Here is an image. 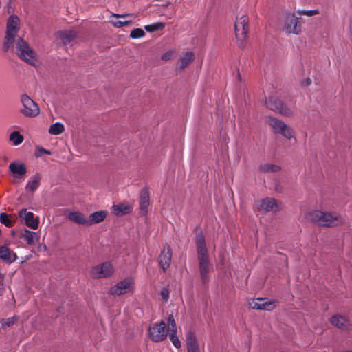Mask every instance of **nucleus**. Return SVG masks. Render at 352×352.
I'll use <instances>...</instances> for the list:
<instances>
[{
	"instance_id": "nucleus-30",
	"label": "nucleus",
	"mask_w": 352,
	"mask_h": 352,
	"mask_svg": "<svg viewBox=\"0 0 352 352\" xmlns=\"http://www.w3.org/2000/svg\"><path fill=\"white\" fill-rule=\"evenodd\" d=\"M10 140L13 142L14 146H18L23 141V137L19 133V131H13L10 135Z\"/></svg>"
},
{
	"instance_id": "nucleus-5",
	"label": "nucleus",
	"mask_w": 352,
	"mask_h": 352,
	"mask_svg": "<svg viewBox=\"0 0 352 352\" xmlns=\"http://www.w3.org/2000/svg\"><path fill=\"white\" fill-rule=\"evenodd\" d=\"M19 28V19L15 15L9 17L7 23L6 35L3 45L5 52L8 51L13 45L14 38Z\"/></svg>"
},
{
	"instance_id": "nucleus-33",
	"label": "nucleus",
	"mask_w": 352,
	"mask_h": 352,
	"mask_svg": "<svg viewBox=\"0 0 352 352\" xmlns=\"http://www.w3.org/2000/svg\"><path fill=\"white\" fill-rule=\"evenodd\" d=\"M168 331L170 332H177V324L173 314H170L167 318Z\"/></svg>"
},
{
	"instance_id": "nucleus-31",
	"label": "nucleus",
	"mask_w": 352,
	"mask_h": 352,
	"mask_svg": "<svg viewBox=\"0 0 352 352\" xmlns=\"http://www.w3.org/2000/svg\"><path fill=\"white\" fill-rule=\"evenodd\" d=\"M164 23L157 22L153 24L145 25L144 29L148 32H153L155 31L162 30L164 28Z\"/></svg>"
},
{
	"instance_id": "nucleus-45",
	"label": "nucleus",
	"mask_w": 352,
	"mask_h": 352,
	"mask_svg": "<svg viewBox=\"0 0 352 352\" xmlns=\"http://www.w3.org/2000/svg\"><path fill=\"white\" fill-rule=\"evenodd\" d=\"M311 79H310V78H307V79L305 80V85H306V86H308V85H309L311 84Z\"/></svg>"
},
{
	"instance_id": "nucleus-4",
	"label": "nucleus",
	"mask_w": 352,
	"mask_h": 352,
	"mask_svg": "<svg viewBox=\"0 0 352 352\" xmlns=\"http://www.w3.org/2000/svg\"><path fill=\"white\" fill-rule=\"evenodd\" d=\"M249 17L248 15L243 14L236 17L234 30L235 35L239 42V46L243 48L245 45V41L249 31Z\"/></svg>"
},
{
	"instance_id": "nucleus-44",
	"label": "nucleus",
	"mask_w": 352,
	"mask_h": 352,
	"mask_svg": "<svg viewBox=\"0 0 352 352\" xmlns=\"http://www.w3.org/2000/svg\"><path fill=\"white\" fill-rule=\"evenodd\" d=\"M112 16H115L116 18H125L127 15H119V14H112Z\"/></svg>"
},
{
	"instance_id": "nucleus-34",
	"label": "nucleus",
	"mask_w": 352,
	"mask_h": 352,
	"mask_svg": "<svg viewBox=\"0 0 352 352\" xmlns=\"http://www.w3.org/2000/svg\"><path fill=\"white\" fill-rule=\"evenodd\" d=\"M0 222L8 228H11L13 226V221L5 212H1L0 214Z\"/></svg>"
},
{
	"instance_id": "nucleus-36",
	"label": "nucleus",
	"mask_w": 352,
	"mask_h": 352,
	"mask_svg": "<svg viewBox=\"0 0 352 352\" xmlns=\"http://www.w3.org/2000/svg\"><path fill=\"white\" fill-rule=\"evenodd\" d=\"M298 15L311 16L319 14L318 10H299L296 12Z\"/></svg>"
},
{
	"instance_id": "nucleus-1",
	"label": "nucleus",
	"mask_w": 352,
	"mask_h": 352,
	"mask_svg": "<svg viewBox=\"0 0 352 352\" xmlns=\"http://www.w3.org/2000/svg\"><path fill=\"white\" fill-rule=\"evenodd\" d=\"M196 248L199 261V267L202 281L206 283L209 281L208 274L212 270V265L209 261L208 249L204 236L201 232L196 236Z\"/></svg>"
},
{
	"instance_id": "nucleus-23",
	"label": "nucleus",
	"mask_w": 352,
	"mask_h": 352,
	"mask_svg": "<svg viewBox=\"0 0 352 352\" xmlns=\"http://www.w3.org/2000/svg\"><path fill=\"white\" fill-rule=\"evenodd\" d=\"M107 216V212L105 210H100L91 213L88 218V226H91L103 221Z\"/></svg>"
},
{
	"instance_id": "nucleus-13",
	"label": "nucleus",
	"mask_w": 352,
	"mask_h": 352,
	"mask_svg": "<svg viewBox=\"0 0 352 352\" xmlns=\"http://www.w3.org/2000/svg\"><path fill=\"white\" fill-rule=\"evenodd\" d=\"M256 206L259 210L265 212H276L280 208L279 203L276 199L269 197L258 201Z\"/></svg>"
},
{
	"instance_id": "nucleus-15",
	"label": "nucleus",
	"mask_w": 352,
	"mask_h": 352,
	"mask_svg": "<svg viewBox=\"0 0 352 352\" xmlns=\"http://www.w3.org/2000/svg\"><path fill=\"white\" fill-rule=\"evenodd\" d=\"M19 216L21 219L25 221V224L28 227L36 230L38 228V220L34 219V214L32 212H28L26 209L23 208L19 211Z\"/></svg>"
},
{
	"instance_id": "nucleus-11",
	"label": "nucleus",
	"mask_w": 352,
	"mask_h": 352,
	"mask_svg": "<svg viewBox=\"0 0 352 352\" xmlns=\"http://www.w3.org/2000/svg\"><path fill=\"white\" fill-rule=\"evenodd\" d=\"M114 268L110 261H106L92 267L91 274L94 278H108L113 275Z\"/></svg>"
},
{
	"instance_id": "nucleus-12",
	"label": "nucleus",
	"mask_w": 352,
	"mask_h": 352,
	"mask_svg": "<svg viewBox=\"0 0 352 352\" xmlns=\"http://www.w3.org/2000/svg\"><path fill=\"white\" fill-rule=\"evenodd\" d=\"M21 102L23 106L21 112L25 116L35 117L39 114L40 109L38 106L28 95L23 94L21 96Z\"/></svg>"
},
{
	"instance_id": "nucleus-25",
	"label": "nucleus",
	"mask_w": 352,
	"mask_h": 352,
	"mask_svg": "<svg viewBox=\"0 0 352 352\" xmlns=\"http://www.w3.org/2000/svg\"><path fill=\"white\" fill-rule=\"evenodd\" d=\"M41 177L36 174L32 176L25 186V189L28 192H34L40 186Z\"/></svg>"
},
{
	"instance_id": "nucleus-10",
	"label": "nucleus",
	"mask_w": 352,
	"mask_h": 352,
	"mask_svg": "<svg viewBox=\"0 0 352 352\" xmlns=\"http://www.w3.org/2000/svg\"><path fill=\"white\" fill-rule=\"evenodd\" d=\"M134 285L135 281L133 278H126L112 286L109 289V294L113 296H120L129 293L133 290Z\"/></svg>"
},
{
	"instance_id": "nucleus-40",
	"label": "nucleus",
	"mask_w": 352,
	"mask_h": 352,
	"mask_svg": "<svg viewBox=\"0 0 352 352\" xmlns=\"http://www.w3.org/2000/svg\"><path fill=\"white\" fill-rule=\"evenodd\" d=\"M15 321L14 318H8L3 320L2 326L3 327H10L14 324Z\"/></svg>"
},
{
	"instance_id": "nucleus-46",
	"label": "nucleus",
	"mask_w": 352,
	"mask_h": 352,
	"mask_svg": "<svg viewBox=\"0 0 352 352\" xmlns=\"http://www.w3.org/2000/svg\"><path fill=\"white\" fill-rule=\"evenodd\" d=\"M236 76L239 78L240 74H239V71H238V72H237V73H236Z\"/></svg>"
},
{
	"instance_id": "nucleus-29",
	"label": "nucleus",
	"mask_w": 352,
	"mask_h": 352,
	"mask_svg": "<svg viewBox=\"0 0 352 352\" xmlns=\"http://www.w3.org/2000/svg\"><path fill=\"white\" fill-rule=\"evenodd\" d=\"M113 211L117 215L128 214L131 212V208L129 205L119 204L113 206Z\"/></svg>"
},
{
	"instance_id": "nucleus-32",
	"label": "nucleus",
	"mask_w": 352,
	"mask_h": 352,
	"mask_svg": "<svg viewBox=\"0 0 352 352\" xmlns=\"http://www.w3.org/2000/svg\"><path fill=\"white\" fill-rule=\"evenodd\" d=\"M260 170L263 173L267 172H277L280 170V167L276 165L265 164L261 165L259 168Z\"/></svg>"
},
{
	"instance_id": "nucleus-14",
	"label": "nucleus",
	"mask_w": 352,
	"mask_h": 352,
	"mask_svg": "<svg viewBox=\"0 0 352 352\" xmlns=\"http://www.w3.org/2000/svg\"><path fill=\"white\" fill-rule=\"evenodd\" d=\"M276 300H269L267 298H256L250 302V307L254 309L271 311L276 307Z\"/></svg>"
},
{
	"instance_id": "nucleus-38",
	"label": "nucleus",
	"mask_w": 352,
	"mask_h": 352,
	"mask_svg": "<svg viewBox=\"0 0 352 352\" xmlns=\"http://www.w3.org/2000/svg\"><path fill=\"white\" fill-rule=\"evenodd\" d=\"M170 291L168 287H164L160 292L161 299L164 302H167L169 299Z\"/></svg>"
},
{
	"instance_id": "nucleus-7",
	"label": "nucleus",
	"mask_w": 352,
	"mask_h": 352,
	"mask_svg": "<svg viewBox=\"0 0 352 352\" xmlns=\"http://www.w3.org/2000/svg\"><path fill=\"white\" fill-rule=\"evenodd\" d=\"M269 124L273 129L275 133L281 134L287 140L294 138L296 140L293 129L283 121L275 118H270Z\"/></svg>"
},
{
	"instance_id": "nucleus-9",
	"label": "nucleus",
	"mask_w": 352,
	"mask_h": 352,
	"mask_svg": "<svg viewBox=\"0 0 352 352\" xmlns=\"http://www.w3.org/2000/svg\"><path fill=\"white\" fill-rule=\"evenodd\" d=\"M283 30L287 34L298 35L301 33V24L295 12H289L285 15Z\"/></svg>"
},
{
	"instance_id": "nucleus-43",
	"label": "nucleus",
	"mask_w": 352,
	"mask_h": 352,
	"mask_svg": "<svg viewBox=\"0 0 352 352\" xmlns=\"http://www.w3.org/2000/svg\"><path fill=\"white\" fill-rule=\"evenodd\" d=\"M38 155H41L42 154H50V152L49 151H47L44 149L43 148H40L38 151Z\"/></svg>"
},
{
	"instance_id": "nucleus-19",
	"label": "nucleus",
	"mask_w": 352,
	"mask_h": 352,
	"mask_svg": "<svg viewBox=\"0 0 352 352\" xmlns=\"http://www.w3.org/2000/svg\"><path fill=\"white\" fill-rule=\"evenodd\" d=\"M187 352H200L199 346L195 333L189 331L186 336Z\"/></svg>"
},
{
	"instance_id": "nucleus-2",
	"label": "nucleus",
	"mask_w": 352,
	"mask_h": 352,
	"mask_svg": "<svg viewBox=\"0 0 352 352\" xmlns=\"http://www.w3.org/2000/svg\"><path fill=\"white\" fill-rule=\"evenodd\" d=\"M308 219L322 226H337L344 221L341 216H338L330 212H323L314 210L308 214Z\"/></svg>"
},
{
	"instance_id": "nucleus-35",
	"label": "nucleus",
	"mask_w": 352,
	"mask_h": 352,
	"mask_svg": "<svg viewBox=\"0 0 352 352\" xmlns=\"http://www.w3.org/2000/svg\"><path fill=\"white\" fill-rule=\"evenodd\" d=\"M177 332H170L168 334L169 339L177 349L180 348L182 344L179 338L176 336Z\"/></svg>"
},
{
	"instance_id": "nucleus-24",
	"label": "nucleus",
	"mask_w": 352,
	"mask_h": 352,
	"mask_svg": "<svg viewBox=\"0 0 352 352\" xmlns=\"http://www.w3.org/2000/svg\"><path fill=\"white\" fill-rule=\"evenodd\" d=\"M67 218L76 223L88 226V219L81 212H70L67 214Z\"/></svg>"
},
{
	"instance_id": "nucleus-18",
	"label": "nucleus",
	"mask_w": 352,
	"mask_h": 352,
	"mask_svg": "<svg viewBox=\"0 0 352 352\" xmlns=\"http://www.w3.org/2000/svg\"><path fill=\"white\" fill-rule=\"evenodd\" d=\"M18 256L15 252H12L9 248L6 245L0 246V259L2 261L12 263L16 261Z\"/></svg>"
},
{
	"instance_id": "nucleus-6",
	"label": "nucleus",
	"mask_w": 352,
	"mask_h": 352,
	"mask_svg": "<svg viewBox=\"0 0 352 352\" xmlns=\"http://www.w3.org/2000/svg\"><path fill=\"white\" fill-rule=\"evenodd\" d=\"M147 335L155 342H159L165 340L168 336L165 322L161 320L159 323H154L150 325L147 329Z\"/></svg>"
},
{
	"instance_id": "nucleus-20",
	"label": "nucleus",
	"mask_w": 352,
	"mask_h": 352,
	"mask_svg": "<svg viewBox=\"0 0 352 352\" xmlns=\"http://www.w3.org/2000/svg\"><path fill=\"white\" fill-rule=\"evenodd\" d=\"M149 204V192L148 189L145 188L141 190L140 197V213L142 215H145L147 213Z\"/></svg>"
},
{
	"instance_id": "nucleus-28",
	"label": "nucleus",
	"mask_w": 352,
	"mask_h": 352,
	"mask_svg": "<svg viewBox=\"0 0 352 352\" xmlns=\"http://www.w3.org/2000/svg\"><path fill=\"white\" fill-rule=\"evenodd\" d=\"M65 131L64 125L60 122H56L52 124L49 129V133L51 135H57L63 133Z\"/></svg>"
},
{
	"instance_id": "nucleus-21",
	"label": "nucleus",
	"mask_w": 352,
	"mask_h": 352,
	"mask_svg": "<svg viewBox=\"0 0 352 352\" xmlns=\"http://www.w3.org/2000/svg\"><path fill=\"white\" fill-rule=\"evenodd\" d=\"M21 237L24 239L26 243L30 245H36L40 239V236L34 232L25 229L21 232Z\"/></svg>"
},
{
	"instance_id": "nucleus-26",
	"label": "nucleus",
	"mask_w": 352,
	"mask_h": 352,
	"mask_svg": "<svg viewBox=\"0 0 352 352\" xmlns=\"http://www.w3.org/2000/svg\"><path fill=\"white\" fill-rule=\"evenodd\" d=\"M193 60V53L192 52H187L182 55L180 58L179 68L183 69L187 67Z\"/></svg>"
},
{
	"instance_id": "nucleus-3",
	"label": "nucleus",
	"mask_w": 352,
	"mask_h": 352,
	"mask_svg": "<svg viewBox=\"0 0 352 352\" xmlns=\"http://www.w3.org/2000/svg\"><path fill=\"white\" fill-rule=\"evenodd\" d=\"M16 52L22 60L30 65H37L38 60L35 52L31 49L28 43L20 37L16 40Z\"/></svg>"
},
{
	"instance_id": "nucleus-16",
	"label": "nucleus",
	"mask_w": 352,
	"mask_h": 352,
	"mask_svg": "<svg viewBox=\"0 0 352 352\" xmlns=\"http://www.w3.org/2000/svg\"><path fill=\"white\" fill-rule=\"evenodd\" d=\"M9 170L14 178H21L27 173L25 165L21 162H14L9 165Z\"/></svg>"
},
{
	"instance_id": "nucleus-8",
	"label": "nucleus",
	"mask_w": 352,
	"mask_h": 352,
	"mask_svg": "<svg viewBox=\"0 0 352 352\" xmlns=\"http://www.w3.org/2000/svg\"><path fill=\"white\" fill-rule=\"evenodd\" d=\"M265 104L266 106L272 111L278 112L282 116L291 117L294 114V111L284 105L282 101L275 96H269L268 99L266 100Z\"/></svg>"
},
{
	"instance_id": "nucleus-37",
	"label": "nucleus",
	"mask_w": 352,
	"mask_h": 352,
	"mask_svg": "<svg viewBox=\"0 0 352 352\" xmlns=\"http://www.w3.org/2000/svg\"><path fill=\"white\" fill-rule=\"evenodd\" d=\"M145 35V32L140 28L133 29L130 34V36L133 38H139L143 37Z\"/></svg>"
},
{
	"instance_id": "nucleus-41",
	"label": "nucleus",
	"mask_w": 352,
	"mask_h": 352,
	"mask_svg": "<svg viewBox=\"0 0 352 352\" xmlns=\"http://www.w3.org/2000/svg\"><path fill=\"white\" fill-rule=\"evenodd\" d=\"M5 290L4 275L0 273V296L3 295Z\"/></svg>"
},
{
	"instance_id": "nucleus-22",
	"label": "nucleus",
	"mask_w": 352,
	"mask_h": 352,
	"mask_svg": "<svg viewBox=\"0 0 352 352\" xmlns=\"http://www.w3.org/2000/svg\"><path fill=\"white\" fill-rule=\"evenodd\" d=\"M331 323L341 329H345L350 325L351 322L344 316L340 315H335L331 318Z\"/></svg>"
},
{
	"instance_id": "nucleus-42",
	"label": "nucleus",
	"mask_w": 352,
	"mask_h": 352,
	"mask_svg": "<svg viewBox=\"0 0 352 352\" xmlns=\"http://www.w3.org/2000/svg\"><path fill=\"white\" fill-rule=\"evenodd\" d=\"M173 54V52H168L162 55V58L163 60H170Z\"/></svg>"
},
{
	"instance_id": "nucleus-17",
	"label": "nucleus",
	"mask_w": 352,
	"mask_h": 352,
	"mask_svg": "<svg viewBox=\"0 0 352 352\" xmlns=\"http://www.w3.org/2000/svg\"><path fill=\"white\" fill-rule=\"evenodd\" d=\"M171 261V251L169 246L164 247L160 257L159 263L161 267L165 271L170 265Z\"/></svg>"
},
{
	"instance_id": "nucleus-39",
	"label": "nucleus",
	"mask_w": 352,
	"mask_h": 352,
	"mask_svg": "<svg viewBox=\"0 0 352 352\" xmlns=\"http://www.w3.org/2000/svg\"><path fill=\"white\" fill-rule=\"evenodd\" d=\"M130 22L131 21L127 20H118L113 22V25L115 27L121 28L128 25Z\"/></svg>"
},
{
	"instance_id": "nucleus-27",
	"label": "nucleus",
	"mask_w": 352,
	"mask_h": 352,
	"mask_svg": "<svg viewBox=\"0 0 352 352\" xmlns=\"http://www.w3.org/2000/svg\"><path fill=\"white\" fill-rule=\"evenodd\" d=\"M59 35L64 44L70 43L76 36V32L72 30L61 32Z\"/></svg>"
}]
</instances>
